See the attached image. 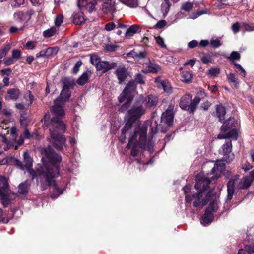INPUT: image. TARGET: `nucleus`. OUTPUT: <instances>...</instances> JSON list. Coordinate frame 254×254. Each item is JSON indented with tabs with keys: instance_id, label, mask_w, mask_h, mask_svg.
Listing matches in <instances>:
<instances>
[{
	"instance_id": "f257e3e1",
	"label": "nucleus",
	"mask_w": 254,
	"mask_h": 254,
	"mask_svg": "<svg viewBox=\"0 0 254 254\" xmlns=\"http://www.w3.org/2000/svg\"><path fill=\"white\" fill-rule=\"evenodd\" d=\"M41 153L52 162V164L50 166H45L42 172H39L38 175L40 178L41 187L42 190L47 189L49 186L50 190L53 191L51 196L53 198H56L63 193L54 178L59 175V166L57 164L62 160L61 156L56 153L54 150L48 146L47 148L42 149Z\"/></svg>"
},
{
	"instance_id": "f03ea898",
	"label": "nucleus",
	"mask_w": 254,
	"mask_h": 254,
	"mask_svg": "<svg viewBox=\"0 0 254 254\" xmlns=\"http://www.w3.org/2000/svg\"><path fill=\"white\" fill-rule=\"evenodd\" d=\"M65 94H64L63 97L61 96V94L60 97L54 101V105L51 108V111L54 116L52 118L49 125L50 141L60 150L63 148L65 142V139L64 136L58 132L59 131L64 132L65 130V126L61 121L65 115L63 106L65 102L69 98L65 99Z\"/></svg>"
},
{
	"instance_id": "7ed1b4c3",
	"label": "nucleus",
	"mask_w": 254,
	"mask_h": 254,
	"mask_svg": "<svg viewBox=\"0 0 254 254\" xmlns=\"http://www.w3.org/2000/svg\"><path fill=\"white\" fill-rule=\"evenodd\" d=\"M145 109L140 103H135L132 107L127 111V121L122 129L121 135L120 137V140L124 142L126 139V135L127 134L131 135L130 142L134 139L137 135V133L140 132V138L141 140L144 139L145 134L147 133V127L149 126L148 123H144L141 124L139 122H135L141 116L144 115Z\"/></svg>"
},
{
	"instance_id": "20e7f679",
	"label": "nucleus",
	"mask_w": 254,
	"mask_h": 254,
	"mask_svg": "<svg viewBox=\"0 0 254 254\" xmlns=\"http://www.w3.org/2000/svg\"><path fill=\"white\" fill-rule=\"evenodd\" d=\"M211 181V180L207 177L197 180L195 187L196 189L199 190V191L192 195V200H194L193 205L195 207L199 209L202 208L207 202H213L212 197L217 195L216 194H212L209 188V185Z\"/></svg>"
},
{
	"instance_id": "39448f33",
	"label": "nucleus",
	"mask_w": 254,
	"mask_h": 254,
	"mask_svg": "<svg viewBox=\"0 0 254 254\" xmlns=\"http://www.w3.org/2000/svg\"><path fill=\"white\" fill-rule=\"evenodd\" d=\"M131 135H133V133L131 134H127L126 135V138H128V143L127 146V148L129 149L132 146L131 152V155L135 157L137 156L138 150L137 148H140L143 150L149 149L148 145L146 142V134H145L144 139L142 140L140 138V132L137 133L136 137L130 142Z\"/></svg>"
},
{
	"instance_id": "423d86ee",
	"label": "nucleus",
	"mask_w": 254,
	"mask_h": 254,
	"mask_svg": "<svg viewBox=\"0 0 254 254\" xmlns=\"http://www.w3.org/2000/svg\"><path fill=\"white\" fill-rule=\"evenodd\" d=\"M0 197L5 207L10 204L13 199L10 192L8 179L3 176H0Z\"/></svg>"
},
{
	"instance_id": "0eeeda50",
	"label": "nucleus",
	"mask_w": 254,
	"mask_h": 254,
	"mask_svg": "<svg viewBox=\"0 0 254 254\" xmlns=\"http://www.w3.org/2000/svg\"><path fill=\"white\" fill-rule=\"evenodd\" d=\"M200 101L201 98L199 97H195L192 100V96L186 94L181 98L180 107L183 110H187L190 113H193Z\"/></svg>"
},
{
	"instance_id": "6e6552de",
	"label": "nucleus",
	"mask_w": 254,
	"mask_h": 254,
	"mask_svg": "<svg viewBox=\"0 0 254 254\" xmlns=\"http://www.w3.org/2000/svg\"><path fill=\"white\" fill-rule=\"evenodd\" d=\"M212 199H213V202H210L201 220V223L203 226H206L212 222L213 218L212 213L217 211L219 207V196L214 195Z\"/></svg>"
},
{
	"instance_id": "1a4fd4ad",
	"label": "nucleus",
	"mask_w": 254,
	"mask_h": 254,
	"mask_svg": "<svg viewBox=\"0 0 254 254\" xmlns=\"http://www.w3.org/2000/svg\"><path fill=\"white\" fill-rule=\"evenodd\" d=\"M232 145L231 140H226L219 150V153L223 155V160L230 162L234 158V155L232 153Z\"/></svg>"
},
{
	"instance_id": "9d476101",
	"label": "nucleus",
	"mask_w": 254,
	"mask_h": 254,
	"mask_svg": "<svg viewBox=\"0 0 254 254\" xmlns=\"http://www.w3.org/2000/svg\"><path fill=\"white\" fill-rule=\"evenodd\" d=\"M174 108L173 105H169L167 110L164 112L161 116V122L166 126H170L173 121L174 119Z\"/></svg>"
},
{
	"instance_id": "9b49d317",
	"label": "nucleus",
	"mask_w": 254,
	"mask_h": 254,
	"mask_svg": "<svg viewBox=\"0 0 254 254\" xmlns=\"http://www.w3.org/2000/svg\"><path fill=\"white\" fill-rule=\"evenodd\" d=\"M63 90L61 91V96L63 97L64 94H66V97H65V99H67L68 98H69L70 96V94L69 93V89L71 88L74 84V81L70 78L65 77L63 78Z\"/></svg>"
},
{
	"instance_id": "f8f14e48",
	"label": "nucleus",
	"mask_w": 254,
	"mask_h": 254,
	"mask_svg": "<svg viewBox=\"0 0 254 254\" xmlns=\"http://www.w3.org/2000/svg\"><path fill=\"white\" fill-rule=\"evenodd\" d=\"M96 1H103L101 10L104 13L113 12L115 10V0H95Z\"/></svg>"
},
{
	"instance_id": "ddd939ff",
	"label": "nucleus",
	"mask_w": 254,
	"mask_h": 254,
	"mask_svg": "<svg viewBox=\"0 0 254 254\" xmlns=\"http://www.w3.org/2000/svg\"><path fill=\"white\" fill-rule=\"evenodd\" d=\"M143 66L144 68L142 70V72L144 73H157L161 70V67L154 62H149L146 63L144 64Z\"/></svg>"
},
{
	"instance_id": "4468645a",
	"label": "nucleus",
	"mask_w": 254,
	"mask_h": 254,
	"mask_svg": "<svg viewBox=\"0 0 254 254\" xmlns=\"http://www.w3.org/2000/svg\"><path fill=\"white\" fill-rule=\"evenodd\" d=\"M117 66V63L115 62L109 63L107 61H100L96 66V69L103 73L106 72L110 69H113Z\"/></svg>"
},
{
	"instance_id": "2eb2a0df",
	"label": "nucleus",
	"mask_w": 254,
	"mask_h": 254,
	"mask_svg": "<svg viewBox=\"0 0 254 254\" xmlns=\"http://www.w3.org/2000/svg\"><path fill=\"white\" fill-rule=\"evenodd\" d=\"M239 176H236L234 178L230 179L227 183V195L226 202L230 201L233 198L235 192V183L238 180Z\"/></svg>"
},
{
	"instance_id": "dca6fc26",
	"label": "nucleus",
	"mask_w": 254,
	"mask_h": 254,
	"mask_svg": "<svg viewBox=\"0 0 254 254\" xmlns=\"http://www.w3.org/2000/svg\"><path fill=\"white\" fill-rule=\"evenodd\" d=\"M238 126L239 122L238 121H235L233 118H229L223 123L221 127V130L222 131L226 132L233 127H238Z\"/></svg>"
},
{
	"instance_id": "f3484780",
	"label": "nucleus",
	"mask_w": 254,
	"mask_h": 254,
	"mask_svg": "<svg viewBox=\"0 0 254 254\" xmlns=\"http://www.w3.org/2000/svg\"><path fill=\"white\" fill-rule=\"evenodd\" d=\"M59 51V48L57 47H49L46 49L40 51L39 53H37L36 57H48L53 55H55L57 54Z\"/></svg>"
},
{
	"instance_id": "a211bd4d",
	"label": "nucleus",
	"mask_w": 254,
	"mask_h": 254,
	"mask_svg": "<svg viewBox=\"0 0 254 254\" xmlns=\"http://www.w3.org/2000/svg\"><path fill=\"white\" fill-rule=\"evenodd\" d=\"M21 92L18 88H11L7 90L5 99L6 100H17L21 95Z\"/></svg>"
},
{
	"instance_id": "6ab92c4d",
	"label": "nucleus",
	"mask_w": 254,
	"mask_h": 254,
	"mask_svg": "<svg viewBox=\"0 0 254 254\" xmlns=\"http://www.w3.org/2000/svg\"><path fill=\"white\" fill-rule=\"evenodd\" d=\"M115 74L120 84L125 81L128 75L127 70L124 66H119L115 71Z\"/></svg>"
},
{
	"instance_id": "aec40b11",
	"label": "nucleus",
	"mask_w": 254,
	"mask_h": 254,
	"mask_svg": "<svg viewBox=\"0 0 254 254\" xmlns=\"http://www.w3.org/2000/svg\"><path fill=\"white\" fill-rule=\"evenodd\" d=\"M133 83L129 82L123 92L118 97V100L119 102L122 103L124 101L127 97L128 92L131 90H134V87L133 86Z\"/></svg>"
},
{
	"instance_id": "412c9836",
	"label": "nucleus",
	"mask_w": 254,
	"mask_h": 254,
	"mask_svg": "<svg viewBox=\"0 0 254 254\" xmlns=\"http://www.w3.org/2000/svg\"><path fill=\"white\" fill-rule=\"evenodd\" d=\"M73 21L74 23L76 25L83 24L85 21L83 13L81 11L74 13L73 15Z\"/></svg>"
},
{
	"instance_id": "4be33fe9",
	"label": "nucleus",
	"mask_w": 254,
	"mask_h": 254,
	"mask_svg": "<svg viewBox=\"0 0 254 254\" xmlns=\"http://www.w3.org/2000/svg\"><path fill=\"white\" fill-rule=\"evenodd\" d=\"M30 184L28 181L21 183L18 185V192L20 194H26L28 192Z\"/></svg>"
},
{
	"instance_id": "5701e85b",
	"label": "nucleus",
	"mask_w": 254,
	"mask_h": 254,
	"mask_svg": "<svg viewBox=\"0 0 254 254\" xmlns=\"http://www.w3.org/2000/svg\"><path fill=\"white\" fill-rule=\"evenodd\" d=\"M192 78L193 74L190 71H184L181 73V80L184 83H190Z\"/></svg>"
},
{
	"instance_id": "b1692460",
	"label": "nucleus",
	"mask_w": 254,
	"mask_h": 254,
	"mask_svg": "<svg viewBox=\"0 0 254 254\" xmlns=\"http://www.w3.org/2000/svg\"><path fill=\"white\" fill-rule=\"evenodd\" d=\"M252 183V181L249 179V178L246 176L240 180L238 187L240 189H246L249 187Z\"/></svg>"
},
{
	"instance_id": "393cba45",
	"label": "nucleus",
	"mask_w": 254,
	"mask_h": 254,
	"mask_svg": "<svg viewBox=\"0 0 254 254\" xmlns=\"http://www.w3.org/2000/svg\"><path fill=\"white\" fill-rule=\"evenodd\" d=\"M216 113L218 118L220 122L224 119V115L226 114L225 108L222 105H217L216 106Z\"/></svg>"
},
{
	"instance_id": "a878e982",
	"label": "nucleus",
	"mask_w": 254,
	"mask_h": 254,
	"mask_svg": "<svg viewBox=\"0 0 254 254\" xmlns=\"http://www.w3.org/2000/svg\"><path fill=\"white\" fill-rule=\"evenodd\" d=\"M91 73L87 72H84L82 75L77 79V83L80 85H84L86 84L89 78Z\"/></svg>"
},
{
	"instance_id": "bb28decb",
	"label": "nucleus",
	"mask_w": 254,
	"mask_h": 254,
	"mask_svg": "<svg viewBox=\"0 0 254 254\" xmlns=\"http://www.w3.org/2000/svg\"><path fill=\"white\" fill-rule=\"evenodd\" d=\"M184 193L186 194V202L187 204H189L190 205V202L192 200V196L190 195V187L189 186H186L183 188Z\"/></svg>"
},
{
	"instance_id": "cd10ccee",
	"label": "nucleus",
	"mask_w": 254,
	"mask_h": 254,
	"mask_svg": "<svg viewBox=\"0 0 254 254\" xmlns=\"http://www.w3.org/2000/svg\"><path fill=\"white\" fill-rule=\"evenodd\" d=\"M140 32V28L136 25H133L127 29L126 35L128 36H132L134 34Z\"/></svg>"
},
{
	"instance_id": "c85d7f7f",
	"label": "nucleus",
	"mask_w": 254,
	"mask_h": 254,
	"mask_svg": "<svg viewBox=\"0 0 254 254\" xmlns=\"http://www.w3.org/2000/svg\"><path fill=\"white\" fill-rule=\"evenodd\" d=\"M238 254H254V245L246 246L245 249H241Z\"/></svg>"
},
{
	"instance_id": "c756f323",
	"label": "nucleus",
	"mask_w": 254,
	"mask_h": 254,
	"mask_svg": "<svg viewBox=\"0 0 254 254\" xmlns=\"http://www.w3.org/2000/svg\"><path fill=\"white\" fill-rule=\"evenodd\" d=\"M23 157L25 168L31 167L32 166L33 160L27 152L24 153Z\"/></svg>"
},
{
	"instance_id": "7c9ffc66",
	"label": "nucleus",
	"mask_w": 254,
	"mask_h": 254,
	"mask_svg": "<svg viewBox=\"0 0 254 254\" xmlns=\"http://www.w3.org/2000/svg\"><path fill=\"white\" fill-rule=\"evenodd\" d=\"M229 81L232 84V86L237 89L238 88L239 82L238 78L235 77L234 74L230 73L227 77Z\"/></svg>"
},
{
	"instance_id": "2f4dec72",
	"label": "nucleus",
	"mask_w": 254,
	"mask_h": 254,
	"mask_svg": "<svg viewBox=\"0 0 254 254\" xmlns=\"http://www.w3.org/2000/svg\"><path fill=\"white\" fill-rule=\"evenodd\" d=\"M224 169V166L223 165H219L217 163H216L212 169L211 172L213 174H216V177L218 178L220 177V174H219L218 175L217 174L221 173Z\"/></svg>"
},
{
	"instance_id": "473e14b6",
	"label": "nucleus",
	"mask_w": 254,
	"mask_h": 254,
	"mask_svg": "<svg viewBox=\"0 0 254 254\" xmlns=\"http://www.w3.org/2000/svg\"><path fill=\"white\" fill-rule=\"evenodd\" d=\"M124 4L130 7L135 8L138 6V0H120Z\"/></svg>"
},
{
	"instance_id": "72a5a7b5",
	"label": "nucleus",
	"mask_w": 254,
	"mask_h": 254,
	"mask_svg": "<svg viewBox=\"0 0 254 254\" xmlns=\"http://www.w3.org/2000/svg\"><path fill=\"white\" fill-rule=\"evenodd\" d=\"M159 88H162L165 92L171 93L172 92V87L170 83L166 80H164V82L161 83Z\"/></svg>"
},
{
	"instance_id": "f704fd0d",
	"label": "nucleus",
	"mask_w": 254,
	"mask_h": 254,
	"mask_svg": "<svg viewBox=\"0 0 254 254\" xmlns=\"http://www.w3.org/2000/svg\"><path fill=\"white\" fill-rule=\"evenodd\" d=\"M11 48V45L8 43L5 45L3 48L0 50V59L4 57Z\"/></svg>"
},
{
	"instance_id": "c9c22d12",
	"label": "nucleus",
	"mask_w": 254,
	"mask_h": 254,
	"mask_svg": "<svg viewBox=\"0 0 254 254\" xmlns=\"http://www.w3.org/2000/svg\"><path fill=\"white\" fill-rule=\"evenodd\" d=\"M220 73V69L218 67L211 68L207 71V74L213 77L217 76Z\"/></svg>"
},
{
	"instance_id": "e433bc0d",
	"label": "nucleus",
	"mask_w": 254,
	"mask_h": 254,
	"mask_svg": "<svg viewBox=\"0 0 254 254\" xmlns=\"http://www.w3.org/2000/svg\"><path fill=\"white\" fill-rule=\"evenodd\" d=\"M13 16L15 20L18 22L23 21L25 20L26 18L24 13L21 11L15 12Z\"/></svg>"
},
{
	"instance_id": "4c0bfd02",
	"label": "nucleus",
	"mask_w": 254,
	"mask_h": 254,
	"mask_svg": "<svg viewBox=\"0 0 254 254\" xmlns=\"http://www.w3.org/2000/svg\"><path fill=\"white\" fill-rule=\"evenodd\" d=\"M237 127L231 128L230 131L227 133V138H231L233 139L237 140L238 137V132L236 129Z\"/></svg>"
},
{
	"instance_id": "58836bf2",
	"label": "nucleus",
	"mask_w": 254,
	"mask_h": 254,
	"mask_svg": "<svg viewBox=\"0 0 254 254\" xmlns=\"http://www.w3.org/2000/svg\"><path fill=\"white\" fill-rule=\"evenodd\" d=\"M25 100L27 102L26 105L29 106L32 104L34 100V96L30 91H27L24 97Z\"/></svg>"
},
{
	"instance_id": "ea45409f",
	"label": "nucleus",
	"mask_w": 254,
	"mask_h": 254,
	"mask_svg": "<svg viewBox=\"0 0 254 254\" xmlns=\"http://www.w3.org/2000/svg\"><path fill=\"white\" fill-rule=\"evenodd\" d=\"M131 83H133V86L135 87L134 83L137 84H144L145 83L144 80L143 76L140 73H138L136 74L135 76L134 81L132 82H130Z\"/></svg>"
},
{
	"instance_id": "a19ab883",
	"label": "nucleus",
	"mask_w": 254,
	"mask_h": 254,
	"mask_svg": "<svg viewBox=\"0 0 254 254\" xmlns=\"http://www.w3.org/2000/svg\"><path fill=\"white\" fill-rule=\"evenodd\" d=\"M146 105L148 107H152L156 105V98L152 95L148 96L146 100Z\"/></svg>"
},
{
	"instance_id": "79ce46f5",
	"label": "nucleus",
	"mask_w": 254,
	"mask_h": 254,
	"mask_svg": "<svg viewBox=\"0 0 254 254\" xmlns=\"http://www.w3.org/2000/svg\"><path fill=\"white\" fill-rule=\"evenodd\" d=\"M193 7V3L186 2L183 3L181 6V9L186 12L190 11Z\"/></svg>"
},
{
	"instance_id": "37998d69",
	"label": "nucleus",
	"mask_w": 254,
	"mask_h": 254,
	"mask_svg": "<svg viewBox=\"0 0 254 254\" xmlns=\"http://www.w3.org/2000/svg\"><path fill=\"white\" fill-rule=\"evenodd\" d=\"M101 61L100 57L96 54H91L90 55V62L91 64L96 66Z\"/></svg>"
},
{
	"instance_id": "c03bdc74",
	"label": "nucleus",
	"mask_w": 254,
	"mask_h": 254,
	"mask_svg": "<svg viewBox=\"0 0 254 254\" xmlns=\"http://www.w3.org/2000/svg\"><path fill=\"white\" fill-rule=\"evenodd\" d=\"M241 58L240 53L236 51L232 52L230 55L228 57V59L232 61L234 60H239Z\"/></svg>"
},
{
	"instance_id": "a18cd8bd",
	"label": "nucleus",
	"mask_w": 254,
	"mask_h": 254,
	"mask_svg": "<svg viewBox=\"0 0 254 254\" xmlns=\"http://www.w3.org/2000/svg\"><path fill=\"white\" fill-rule=\"evenodd\" d=\"M0 142L2 143L3 144H6L8 146H14L13 143L11 141H9L5 137V135H3L0 134Z\"/></svg>"
},
{
	"instance_id": "49530a36",
	"label": "nucleus",
	"mask_w": 254,
	"mask_h": 254,
	"mask_svg": "<svg viewBox=\"0 0 254 254\" xmlns=\"http://www.w3.org/2000/svg\"><path fill=\"white\" fill-rule=\"evenodd\" d=\"M56 32V29L54 27H52L49 29L44 31L43 35L45 37H50L53 36Z\"/></svg>"
},
{
	"instance_id": "de8ad7c7",
	"label": "nucleus",
	"mask_w": 254,
	"mask_h": 254,
	"mask_svg": "<svg viewBox=\"0 0 254 254\" xmlns=\"http://www.w3.org/2000/svg\"><path fill=\"white\" fill-rule=\"evenodd\" d=\"M210 44L211 45L214 47V48H218L222 45V43H221V41L218 39H214L212 38L210 41Z\"/></svg>"
},
{
	"instance_id": "09e8293b",
	"label": "nucleus",
	"mask_w": 254,
	"mask_h": 254,
	"mask_svg": "<svg viewBox=\"0 0 254 254\" xmlns=\"http://www.w3.org/2000/svg\"><path fill=\"white\" fill-rule=\"evenodd\" d=\"M99 1H96L94 0V1H90L89 3H88L86 5V8L89 12H91L95 8V5L98 3Z\"/></svg>"
},
{
	"instance_id": "8fccbe9b",
	"label": "nucleus",
	"mask_w": 254,
	"mask_h": 254,
	"mask_svg": "<svg viewBox=\"0 0 254 254\" xmlns=\"http://www.w3.org/2000/svg\"><path fill=\"white\" fill-rule=\"evenodd\" d=\"M24 3V0H13L11 2L12 7L16 8L20 6Z\"/></svg>"
},
{
	"instance_id": "3c124183",
	"label": "nucleus",
	"mask_w": 254,
	"mask_h": 254,
	"mask_svg": "<svg viewBox=\"0 0 254 254\" xmlns=\"http://www.w3.org/2000/svg\"><path fill=\"white\" fill-rule=\"evenodd\" d=\"M10 132L11 136H12V139L13 140H15L17 137V133L16 131V128L15 127H12L8 131V132Z\"/></svg>"
},
{
	"instance_id": "603ef678",
	"label": "nucleus",
	"mask_w": 254,
	"mask_h": 254,
	"mask_svg": "<svg viewBox=\"0 0 254 254\" xmlns=\"http://www.w3.org/2000/svg\"><path fill=\"white\" fill-rule=\"evenodd\" d=\"M21 56L20 51L17 49H14L12 51V57L15 60L19 59Z\"/></svg>"
},
{
	"instance_id": "864d4df0",
	"label": "nucleus",
	"mask_w": 254,
	"mask_h": 254,
	"mask_svg": "<svg viewBox=\"0 0 254 254\" xmlns=\"http://www.w3.org/2000/svg\"><path fill=\"white\" fill-rule=\"evenodd\" d=\"M167 24V22L164 20H161L158 21L155 25V28L156 29H161L165 27Z\"/></svg>"
},
{
	"instance_id": "5fc2aeb1",
	"label": "nucleus",
	"mask_w": 254,
	"mask_h": 254,
	"mask_svg": "<svg viewBox=\"0 0 254 254\" xmlns=\"http://www.w3.org/2000/svg\"><path fill=\"white\" fill-rule=\"evenodd\" d=\"M64 17L62 15H58L55 19V24L56 26H59L63 22Z\"/></svg>"
},
{
	"instance_id": "6e6d98bb",
	"label": "nucleus",
	"mask_w": 254,
	"mask_h": 254,
	"mask_svg": "<svg viewBox=\"0 0 254 254\" xmlns=\"http://www.w3.org/2000/svg\"><path fill=\"white\" fill-rule=\"evenodd\" d=\"M115 27H116L115 24L113 22H111L107 23L105 25V29L106 30H107L108 31H110L113 30Z\"/></svg>"
},
{
	"instance_id": "4d7b16f0",
	"label": "nucleus",
	"mask_w": 254,
	"mask_h": 254,
	"mask_svg": "<svg viewBox=\"0 0 254 254\" xmlns=\"http://www.w3.org/2000/svg\"><path fill=\"white\" fill-rule=\"evenodd\" d=\"M240 25L239 22L234 23L232 25V30L234 33H237L240 31Z\"/></svg>"
},
{
	"instance_id": "13d9d810",
	"label": "nucleus",
	"mask_w": 254,
	"mask_h": 254,
	"mask_svg": "<svg viewBox=\"0 0 254 254\" xmlns=\"http://www.w3.org/2000/svg\"><path fill=\"white\" fill-rule=\"evenodd\" d=\"M82 63L81 61H78L76 63L75 65L73 68V71L74 73H76L78 71L80 67L82 65Z\"/></svg>"
},
{
	"instance_id": "bf43d9fd",
	"label": "nucleus",
	"mask_w": 254,
	"mask_h": 254,
	"mask_svg": "<svg viewBox=\"0 0 254 254\" xmlns=\"http://www.w3.org/2000/svg\"><path fill=\"white\" fill-rule=\"evenodd\" d=\"M14 61L15 60L12 57H11L6 59L4 61V63L5 65L9 66L13 64Z\"/></svg>"
},
{
	"instance_id": "052dcab7",
	"label": "nucleus",
	"mask_w": 254,
	"mask_h": 254,
	"mask_svg": "<svg viewBox=\"0 0 254 254\" xmlns=\"http://www.w3.org/2000/svg\"><path fill=\"white\" fill-rule=\"evenodd\" d=\"M87 3V0H78L77 5L80 8L85 7Z\"/></svg>"
},
{
	"instance_id": "680f3d73",
	"label": "nucleus",
	"mask_w": 254,
	"mask_h": 254,
	"mask_svg": "<svg viewBox=\"0 0 254 254\" xmlns=\"http://www.w3.org/2000/svg\"><path fill=\"white\" fill-rule=\"evenodd\" d=\"M130 101L127 100V102L120 108L119 111L121 112H124L128 107Z\"/></svg>"
},
{
	"instance_id": "e2e57ef3",
	"label": "nucleus",
	"mask_w": 254,
	"mask_h": 254,
	"mask_svg": "<svg viewBox=\"0 0 254 254\" xmlns=\"http://www.w3.org/2000/svg\"><path fill=\"white\" fill-rule=\"evenodd\" d=\"M35 46V44L33 41H29L26 43L25 47L29 49H33Z\"/></svg>"
},
{
	"instance_id": "0e129e2a",
	"label": "nucleus",
	"mask_w": 254,
	"mask_h": 254,
	"mask_svg": "<svg viewBox=\"0 0 254 254\" xmlns=\"http://www.w3.org/2000/svg\"><path fill=\"white\" fill-rule=\"evenodd\" d=\"M30 175L31 176L32 179H34L35 177L37 176V173L31 168V167L26 168Z\"/></svg>"
},
{
	"instance_id": "69168bd1",
	"label": "nucleus",
	"mask_w": 254,
	"mask_h": 254,
	"mask_svg": "<svg viewBox=\"0 0 254 254\" xmlns=\"http://www.w3.org/2000/svg\"><path fill=\"white\" fill-rule=\"evenodd\" d=\"M252 168V165L250 164L249 163H245L242 165V169L244 170L245 171H247L251 169Z\"/></svg>"
},
{
	"instance_id": "338daca9",
	"label": "nucleus",
	"mask_w": 254,
	"mask_h": 254,
	"mask_svg": "<svg viewBox=\"0 0 254 254\" xmlns=\"http://www.w3.org/2000/svg\"><path fill=\"white\" fill-rule=\"evenodd\" d=\"M198 42L195 40H193L189 42L188 47L190 48H193L196 47L198 45Z\"/></svg>"
},
{
	"instance_id": "774afa93",
	"label": "nucleus",
	"mask_w": 254,
	"mask_h": 254,
	"mask_svg": "<svg viewBox=\"0 0 254 254\" xmlns=\"http://www.w3.org/2000/svg\"><path fill=\"white\" fill-rule=\"evenodd\" d=\"M156 42L161 47H166V45L164 44L163 39L160 37H158L156 38Z\"/></svg>"
}]
</instances>
